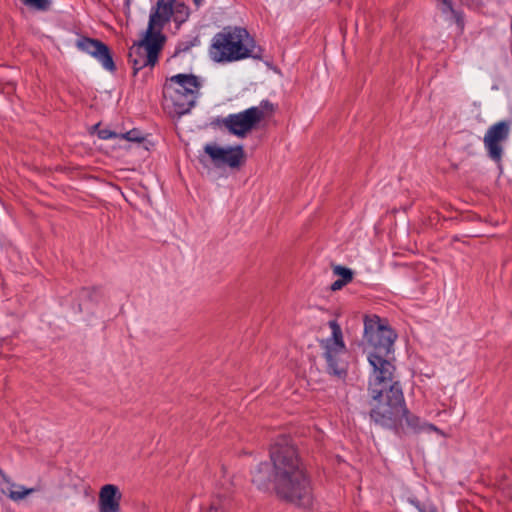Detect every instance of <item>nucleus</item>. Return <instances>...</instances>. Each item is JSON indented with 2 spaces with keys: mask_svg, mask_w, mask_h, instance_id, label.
Segmentation results:
<instances>
[{
  "mask_svg": "<svg viewBox=\"0 0 512 512\" xmlns=\"http://www.w3.org/2000/svg\"><path fill=\"white\" fill-rule=\"evenodd\" d=\"M269 462H261L252 473V483L261 491L273 486L279 498L298 507L313 503L310 478L290 436L280 435L270 447Z\"/></svg>",
  "mask_w": 512,
  "mask_h": 512,
  "instance_id": "nucleus-1",
  "label": "nucleus"
},
{
  "mask_svg": "<svg viewBox=\"0 0 512 512\" xmlns=\"http://www.w3.org/2000/svg\"><path fill=\"white\" fill-rule=\"evenodd\" d=\"M397 334L386 319L378 315L364 317L363 341L367 360L372 367L368 379L369 410H378L385 402L402 400L403 389L396 376L394 342Z\"/></svg>",
  "mask_w": 512,
  "mask_h": 512,
  "instance_id": "nucleus-2",
  "label": "nucleus"
},
{
  "mask_svg": "<svg viewBox=\"0 0 512 512\" xmlns=\"http://www.w3.org/2000/svg\"><path fill=\"white\" fill-rule=\"evenodd\" d=\"M209 54L217 63H231L247 58L262 60L264 49L256 44L246 28L227 26L212 38Z\"/></svg>",
  "mask_w": 512,
  "mask_h": 512,
  "instance_id": "nucleus-3",
  "label": "nucleus"
},
{
  "mask_svg": "<svg viewBox=\"0 0 512 512\" xmlns=\"http://www.w3.org/2000/svg\"><path fill=\"white\" fill-rule=\"evenodd\" d=\"M371 421L384 429L393 430L398 436L404 433L402 421L405 420L407 427L414 433L421 431H435L436 426L430 423L421 422V419L411 413L406 407L404 394L402 400L385 402V405L378 410H369Z\"/></svg>",
  "mask_w": 512,
  "mask_h": 512,
  "instance_id": "nucleus-4",
  "label": "nucleus"
},
{
  "mask_svg": "<svg viewBox=\"0 0 512 512\" xmlns=\"http://www.w3.org/2000/svg\"><path fill=\"white\" fill-rule=\"evenodd\" d=\"M201 83L193 74H177L164 85V93L171 99L175 112L184 115L194 107Z\"/></svg>",
  "mask_w": 512,
  "mask_h": 512,
  "instance_id": "nucleus-5",
  "label": "nucleus"
},
{
  "mask_svg": "<svg viewBox=\"0 0 512 512\" xmlns=\"http://www.w3.org/2000/svg\"><path fill=\"white\" fill-rule=\"evenodd\" d=\"M166 38L148 24L144 37L129 48L128 61L132 64L133 75L146 67L153 68L159 59Z\"/></svg>",
  "mask_w": 512,
  "mask_h": 512,
  "instance_id": "nucleus-6",
  "label": "nucleus"
},
{
  "mask_svg": "<svg viewBox=\"0 0 512 512\" xmlns=\"http://www.w3.org/2000/svg\"><path fill=\"white\" fill-rule=\"evenodd\" d=\"M190 16V8L183 1L158 0L156 7L152 8L149 16V25L156 31L163 29L166 23L172 18L177 28L185 23Z\"/></svg>",
  "mask_w": 512,
  "mask_h": 512,
  "instance_id": "nucleus-7",
  "label": "nucleus"
},
{
  "mask_svg": "<svg viewBox=\"0 0 512 512\" xmlns=\"http://www.w3.org/2000/svg\"><path fill=\"white\" fill-rule=\"evenodd\" d=\"M263 119V111L253 106L239 113L229 114L224 118L218 117L211 124L224 126L230 134L243 138Z\"/></svg>",
  "mask_w": 512,
  "mask_h": 512,
  "instance_id": "nucleus-8",
  "label": "nucleus"
},
{
  "mask_svg": "<svg viewBox=\"0 0 512 512\" xmlns=\"http://www.w3.org/2000/svg\"><path fill=\"white\" fill-rule=\"evenodd\" d=\"M76 47L95 58L105 70L109 72L116 71L112 52L108 45L101 40L81 36L76 40Z\"/></svg>",
  "mask_w": 512,
  "mask_h": 512,
  "instance_id": "nucleus-9",
  "label": "nucleus"
},
{
  "mask_svg": "<svg viewBox=\"0 0 512 512\" xmlns=\"http://www.w3.org/2000/svg\"><path fill=\"white\" fill-rule=\"evenodd\" d=\"M204 151L209 155L216 167L226 165L231 169H238L245 160V152L241 145L224 148L213 144H207L204 147Z\"/></svg>",
  "mask_w": 512,
  "mask_h": 512,
  "instance_id": "nucleus-10",
  "label": "nucleus"
},
{
  "mask_svg": "<svg viewBox=\"0 0 512 512\" xmlns=\"http://www.w3.org/2000/svg\"><path fill=\"white\" fill-rule=\"evenodd\" d=\"M511 120H502L491 125L483 139L489 157L499 161L503 154L501 142L508 139L511 130Z\"/></svg>",
  "mask_w": 512,
  "mask_h": 512,
  "instance_id": "nucleus-11",
  "label": "nucleus"
},
{
  "mask_svg": "<svg viewBox=\"0 0 512 512\" xmlns=\"http://www.w3.org/2000/svg\"><path fill=\"white\" fill-rule=\"evenodd\" d=\"M121 497L116 485H104L99 492V512H119Z\"/></svg>",
  "mask_w": 512,
  "mask_h": 512,
  "instance_id": "nucleus-12",
  "label": "nucleus"
},
{
  "mask_svg": "<svg viewBox=\"0 0 512 512\" xmlns=\"http://www.w3.org/2000/svg\"><path fill=\"white\" fill-rule=\"evenodd\" d=\"M345 352L344 349H337L335 347H325L324 357L327 362V372L330 375L344 378L347 371L344 365L339 360V354Z\"/></svg>",
  "mask_w": 512,
  "mask_h": 512,
  "instance_id": "nucleus-13",
  "label": "nucleus"
},
{
  "mask_svg": "<svg viewBox=\"0 0 512 512\" xmlns=\"http://www.w3.org/2000/svg\"><path fill=\"white\" fill-rule=\"evenodd\" d=\"M436 6L447 21L454 22L461 32L464 30L463 12L454 8L452 0H436Z\"/></svg>",
  "mask_w": 512,
  "mask_h": 512,
  "instance_id": "nucleus-14",
  "label": "nucleus"
},
{
  "mask_svg": "<svg viewBox=\"0 0 512 512\" xmlns=\"http://www.w3.org/2000/svg\"><path fill=\"white\" fill-rule=\"evenodd\" d=\"M329 327L332 332V336L326 340L325 347H335L337 349L346 350V346L343 340V334L340 325L336 320L329 321Z\"/></svg>",
  "mask_w": 512,
  "mask_h": 512,
  "instance_id": "nucleus-15",
  "label": "nucleus"
},
{
  "mask_svg": "<svg viewBox=\"0 0 512 512\" xmlns=\"http://www.w3.org/2000/svg\"><path fill=\"white\" fill-rule=\"evenodd\" d=\"M102 298V293L100 288L98 287H83L78 292V299L80 303L78 304L79 311H83V302H92L98 303Z\"/></svg>",
  "mask_w": 512,
  "mask_h": 512,
  "instance_id": "nucleus-16",
  "label": "nucleus"
},
{
  "mask_svg": "<svg viewBox=\"0 0 512 512\" xmlns=\"http://www.w3.org/2000/svg\"><path fill=\"white\" fill-rule=\"evenodd\" d=\"M333 273L339 276V279L346 284L350 283L353 280L354 273L348 267L337 265L333 268Z\"/></svg>",
  "mask_w": 512,
  "mask_h": 512,
  "instance_id": "nucleus-17",
  "label": "nucleus"
},
{
  "mask_svg": "<svg viewBox=\"0 0 512 512\" xmlns=\"http://www.w3.org/2000/svg\"><path fill=\"white\" fill-rule=\"evenodd\" d=\"M119 139H125L130 142L141 143L145 140L142 132L139 129L133 128L126 133H120Z\"/></svg>",
  "mask_w": 512,
  "mask_h": 512,
  "instance_id": "nucleus-18",
  "label": "nucleus"
},
{
  "mask_svg": "<svg viewBox=\"0 0 512 512\" xmlns=\"http://www.w3.org/2000/svg\"><path fill=\"white\" fill-rule=\"evenodd\" d=\"M34 491V488L26 489L24 486H19V490L10 491L9 498L13 501H19L25 498L27 495L33 493Z\"/></svg>",
  "mask_w": 512,
  "mask_h": 512,
  "instance_id": "nucleus-19",
  "label": "nucleus"
},
{
  "mask_svg": "<svg viewBox=\"0 0 512 512\" xmlns=\"http://www.w3.org/2000/svg\"><path fill=\"white\" fill-rule=\"evenodd\" d=\"M410 504H412L419 512H436L438 509L435 505L429 503H421L417 498H409Z\"/></svg>",
  "mask_w": 512,
  "mask_h": 512,
  "instance_id": "nucleus-20",
  "label": "nucleus"
},
{
  "mask_svg": "<svg viewBox=\"0 0 512 512\" xmlns=\"http://www.w3.org/2000/svg\"><path fill=\"white\" fill-rule=\"evenodd\" d=\"M22 3L28 7L37 9V10H47L50 6L49 0H21Z\"/></svg>",
  "mask_w": 512,
  "mask_h": 512,
  "instance_id": "nucleus-21",
  "label": "nucleus"
},
{
  "mask_svg": "<svg viewBox=\"0 0 512 512\" xmlns=\"http://www.w3.org/2000/svg\"><path fill=\"white\" fill-rule=\"evenodd\" d=\"M198 39L194 38L188 41H181L176 45L174 55H178L180 53L188 52L193 46L198 44Z\"/></svg>",
  "mask_w": 512,
  "mask_h": 512,
  "instance_id": "nucleus-22",
  "label": "nucleus"
},
{
  "mask_svg": "<svg viewBox=\"0 0 512 512\" xmlns=\"http://www.w3.org/2000/svg\"><path fill=\"white\" fill-rule=\"evenodd\" d=\"M97 135L102 140L119 138V133H116L108 128L99 129Z\"/></svg>",
  "mask_w": 512,
  "mask_h": 512,
  "instance_id": "nucleus-23",
  "label": "nucleus"
},
{
  "mask_svg": "<svg viewBox=\"0 0 512 512\" xmlns=\"http://www.w3.org/2000/svg\"><path fill=\"white\" fill-rule=\"evenodd\" d=\"M259 109H261L263 111V113L265 114V111H270V112H273L274 111V106L273 104L269 101V100H262L260 102V105L257 106Z\"/></svg>",
  "mask_w": 512,
  "mask_h": 512,
  "instance_id": "nucleus-24",
  "label": "nucleus"
},
{
  "mask_svg": "<svg viewBox=\"0 0 512 512\" xmlns=\"http://www.w3.org/2000/svg\"><path fill=\"white\" fill-rule=\"evenodd\" d=\"M345 285H347V284H346V283H344L342 280L337 279L336 281H334V282L331 284L330 289H331L332 291H338V290H341Z\"/></svg>",
  "mask_w": 512,
  "mask_h": 512,
  "instance_id": "nucleus-25",
  "label": "nucleus"
},
{
  "mask_svg": "<svg viewBox=\"0 0 512 512\" xmlns=\"http://www.w3.org/2000/svg\"><path fill=\"white\" fill-rule=\"evenodd\" d=\"M204 0H193V3L194 5L199 8L200 6H202Z\"/></svg>",
  "mask_w": 512,
  "mask_h": 512,
  "instance_id": "nucleus-26",
  "label": "nucleus"
},
{
  "mask_svg": "<svg viewBox=\"0 0 512 512\" xmlns=\"http://www.w3.org/2000/svg\"><path fill=\"white\" fill-rule=\"evenodd\" d=\"M0 475L2 476L3 480L7 483H9L8 477L0 470Z\"/></svg>",
  "mask_w": 512,
  "mask_h": 512,
  "instance_id": "nucleus-27",
  "label": "nucleus"
}]
</instances>
